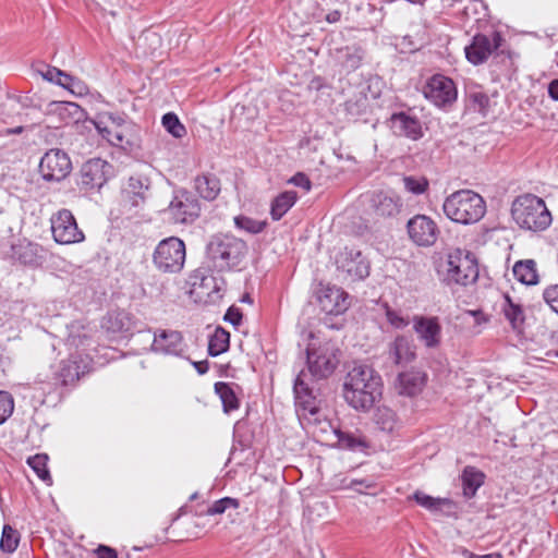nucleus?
<instances>
[{"label": "nucleus", "instance_id": "nucleus-40", "mask_svg": "<svg viewBox=\"0 0 558 558\" xmlns=\"http://www.w3.org/2000/svg\"><path fill=\"white\" fill-rule=\"evenodd\" d=\"M376 423L381 430L387 433H392L399 426V421L396 413L388 408L378 410Z\"/></svg>", "mask_w": 558, "mask_h": 558}, {"label": "nucleus", "instance_id": "nucleus-42", "mask_svg": "<svg viewBox=\"0 0 558 558\" xmlns=\"http://www.w3.org/2000/svg\"><path fill=\"white\" fill-rule=\"evenodd\" d=\"M162 125L175 138H182L186 134L185 126L173 112H168L162 117Z\"/></svg>", "mask_w": 558, "mask_h": 558}, {"label": "nucleus", "instance_id": "nucleus-15", "mask_svg": "<svg viewBox=\"0 0 558 558\" xmlns=\"http://www.w3.org/2000/svg\"><path fill=\"white\" fill-rule=\"evenodd\" d=\"M151 351L165 355L182 356L185 352V343L181 332L177 330L157 329L154 332Z\"/></svg>", "mask_w": 558, "mask_h": 558}, {"label": "nucleus", "instance_id": "nucleus-30", "mask_svg": "<svg viewBox=\"0 0 558 558\" xmlns=\"http://www.w3.org/2000/svg\"><path fill=\"white\" fill-rule=\"evenodd\" d=\"M485 475L474 466H466L461 475L463 496L472 498L477 489L484 484Z\"/></svg>", "mask_w": 558, "mask_h": 558}, {"label": "nucleus", "instance_id": "nucleus-56", "mask_svg": "<svg viewBox=\"0 0 558 558\" xmlns=\"http://www.w3.org/2000/svg\"><path fill=\"white\" fill-rule=\"evenodd\" d=\"M95 554L97 555V558H118L117 551L106 545H99L95 549Z\"/></svg>", "mask_w": 558, "mask_h": 558}, {"label": "nucleus", "instance_id": "nucleus-49", "mask_svg": "<svg viewBox=\"0 0 558 558\" xmlns=\"http://www.w3.org/2000/svg\"><path fill=\"white\" fill-rule=\"evenodd\" d=\"M57 85L70 90L71 93L82 94L85 90V86L80 80L63 71H61V75L60 78H58Z\"/></svg>", "mask_w": 558, "mask_h": 558}, {"label": "nucleus", "instance_id": "nucleus-32", "mask_svg": "<svg viewBox=\"0 0 558 558\" xmlns=\"http://www.w3.org/2000/svg\"><path fill=\"white\" fill-rule=\"evenodd\" d=\"M512 271L514 278L523 284L533 286L538 282L536 263L533 259L517 262Z\"/></svg>", "mask_w": 558, "mask_h": 558}, {"label": "nucleus", "instance_id": "nucleus-63", "mask_svg": "<svg viewBox=\"0 0 558 558\" xmlns=\"http://www.w3.org/2000/svg\"><path fill=\"white\" fill-rule=\"evenodd\" d=\"M469 314L476 318L477 324H481L482 320H486L481 311H469Z\"/></svg>", "mask_w": 558, "mask_h": 558}, {"label": "nucleus", "instance_id": "nucleus-52", "mask_svg": "<svg viewBox=\"0 0 558 558\" xmlns=\"http://www.w3.org/2000/svg\"><path fill=\"white\" fill-rule=\"evenodd\" d=\"M543 298L550 308L558 314V284L546 288Z\"/></svg>", "mask_w": 558, "mask_h": 558}, {"label": "nucleus", "instance_id": "nucleus-9", "mask_svg": "<svg viewBox=\"0 0 558 558\" xmlns=\"http://www.w3.org/2000/svg\"><path fill=\"white\" fill-rule=\"evenodd\" d=\"M71 170V159L61 149H49L40 158L39 173L46 182H60L70 174Z\"/></svg>", "mask_w": 558, "mask_h": 558}, {"label": "nucleus", "instance_id": "nucleus-33", "mask_svg": "<svg viewBox=\"0 0 558 558\" xmlns=\"http://www.w3.org/2000/svg\"><path fill=\"white\" fill-rule=\"evenodd\" d=\"M365 51L362 47L353 45L347 46L339 50L338 59L341 65L348 71L352 72L359 69L364 59Z\"/></svg>", "mask_w": 558, "mask_h": 558}, {"label": "nucleus", "instance_id": "nucleus-55", "mask_svg": "<svg viewBox=\"0 0 558 558\" xmlns=\"http://www.w3.org/2000/svg\"><path fill=\"white\" fill-rule=\"evenodd\" d=\"M471 101L477 106L480 111L485 110L488 107L489 98L483 93H472L470 95Z\"/></svg>", "mask_w": 558, "mask_h": 558}, {"label": "nucleus", "instance_id": "nucleus-53", "mask_svg": "<svg viewBox=\"0 0 558 558\" xmlns=\"http://www.w3.org/2000/svg\"><path fill=\"white\" fill-rule=\"evenodd\" d=\"M289 183H292L295 186L303 187L305 191H310L312 187V183L307 175H305L302 172H299L294 174L290 180Z\"/></svg>", "mask_w": 558, "mask_h": 558}, {"label": "nucleus", "instance_id": "nucleus-46", "mask_svg": "<svg viewBox=\"0 0 558 558\" xmlns=\"http://www.w3.org/2000/svg\"><path fill=\"white\" fill-rule=\"evenodd\" d=\"M94 124H95L98 133L105 140H107L111 145H114V146L122 145V143L124 141V135L120 131L112 130L108 125H105V123L102 121L94 122Z\"/></svg>", "mask_w": 558, "mask_h": 558}, {"label": "nucleus", "instance_id": "nucleus-23", "mask_svg": "<svg viewBox=\"0 0 558 558\" xmlns=\"http://www.w3.org/2000/svg\"><path fill=\"white\" fill-rule=\"evenodd\" d=\"M95 333V327L89 323L74 320L66 326L65 342L69 347H85L90 343Z\"/></svg>", "mask_w": 558, "mask_h": 558}, {"label": "nucleus", "instance_id": "nucleus-7", "mask_svg": "<svg viewBox=\"0 0 558 558\" xmlns=\"http://www.w3.org/2000/svg\"><path fill=\"white\" fill-rule=\"evenodd\" d=\"M447 280L461 286L474 283L478 278V267L474 258L457 248L447 256Z\"/></svg>", "mask_w": 558, "mask_h": 558}, {"label": "nucleus", "instance_id": "nucleus-47", "mask_svg": "<svg viewBox=\"0 0 558 558\" xmlns=\"http://www.w3.org/2000/svg\"><path fill=\"white\" fill-rule=\"evenodd\" d=\"M236 228L244 230L248 233H259L264 230L266 223L263 221L255 220L246 216H238L234 218Z\"/></svg>", "mask_w": 558, "mask_h": 558}, {"label": "nucleus", "instance_id": "nucleus-57", "mask_svg": "<svg viewBox=\"0 0 558 558\" xmlns=\"http://www.w3.org/2000/svg\"><path fill=\"white\" fill-rule=\"evenodd\" d=\"M43 77L51 83L57 84L58 78H60L61 70L53 68V66H47L45 72H41Z\"/></svg>", "mask_w": 558, "mask_h": 558}, {"label": "nucleus", "instance_id": "nucleus-60", "mask_svg": "<svg viewBox=\"0 0 558 558\" xmlns=\"http://www.w3.org/2000/svg\"><path fill=\"white\" fill-rule=\"evenodd\" d=\"M548 95L551 99L558 101V80H554L549 83Z\"/></svg>", "mask_w": 558, "mask_h": 558}, {"label": "nucleus", "instance_id": "nucleus-24", "mask_svg": "<svg viewBox=\"0 0 558 558\" xmlns=\"http://www.w3.org/2000/svg\"><path fill=\"white\" fill-rule=\"evenodd\" d=\"M307 376L308 375L304 371L300 372L294 380L293 391L296 404L305 411H308L311 414H315L317 411L315 405V396L306 381Z\"/></svg>", "mask_w": 558, "mask_h": 558}, {"label": "nucleus", "instance_id": "nucleus-16", "mask_svg": "<svg viewBox=\"0 0 558 558\" xmlns=\"http://www.w3.org/2000/svg\"><path fill=\"white\" fill-rule=\"evenodd\" d=\"M89 360L78 353L71 354L69 359L62 360L54 373V377L63 386L74 384L80 376L88 372Z\"/></svg>", "mask_w": 558, "mask_h": 558}, {"label": "nucleus", "instance_id": "nucleus-12", "mask_svg": "<svg viewBox=\"0 0 558 558\" xmlns=\"http://www.w3.org/2000/svg\"><path fill=\"white\" fill-rule=\"evenodd\" d=\"M423 93L437 107L450 106L458 95L454 82L442 74L433 75L424 86Z\"/></svg>", "mask_w": 558, "mask_h": 558}, {"label": "nucleus", "instance_id": "nucleus-29", "mask_svg": "<svg viewBox=\"0 0 558 558\" xmlns=\"http://www.w3.org/2000/svg\"><path fill=\"white\" fill-rule=\"evenodd\" d=\"M132 317L128 312H110L102 322V327L112 333L128 332L132 328Z\"/></svg>", "mask_w": 558, "mask_h": 558}, {"label": "nucleus", "instance_id": "nucleus-5", "mask_svg": "<svg viewBox=\"0 0 558 558\" xmlns=\"http://www.w3.org/2000/svg\"><path fill=\"white\" fill-rule=\"evenodd\" d=\"M153 262L155 267L165 274L181 271L185 262V244L175 236L165 239L156 246Z\"/></svg>", "mask_w": 558, "mask_h": 558}, {"label": "nucleus", "instance_id": "nucleus-26", "mask_svg": "<svg viewBox=\"0 0 558 558\" xmlns=\"http://www.w3.org/2000/svg\"><path fill=\"white\" fill-rule=\"evenodd\" d=\"M389 357L395 364H407L414 360L415 351L411 340L405 336H398L389 344Z\"/></svg>", "mask_w": 558, "mask_h": 558}, {"label": "nucleus", "instance_id": "nucleus-25", "mask_svg": "<svg viewBox=\"0 0 558 558\" xmlns=\"http://www.w3.org/2000/svg\"><path fill=\"white\" fill-rule=\"evenodd\" d=\"M424 384L425 374L416 369L403 372L398 376V390L404 396L412 397L420 393Z\"/></svg>", "mask_w": 558, "mask_h": 558}, {"label": "nucleus", "instance_id": "nucleus-4", "mask_svg": "<svg viewBox=\"0 0 558 558\" xmlns=\"http://www.w3.org/2000/svg\"><path fill=\"white\" fill-rule=\"evenodd\" d=\"M442 210L448 219L461 225L480 221L486 213L484 198L474 191L459 190L446 197Z\"/></svg>", "mask_w": 558, "mask_h": 558}, {"label": "nucleus", "instance_id": "nucleus-43", "mask_svg": "<svg viewBox=\"0 0 558 558\" xmlns=\"http://www.w3.org/2000/svg\"><path fill=\"white\" fill-rule=\"evenodd\" d=\"M52 111L58 113L61 119L68 123V119L78 118L81 113V107L75 102L59 101L51 104Z\"/></svg>", "mask_w": 558, "mask_h": 558}, {"label": "nucleus", "instance_id": "nucleus-13", "mask_svg": "<svg viewBox=\"0 0 558 558\" xmlns=\"http://www.w3.org/2000/svg\"><path fill=\"white\" fill-rule=\"evenodd\" d=\"M112 174V166L109 162L101 158H93L82 166L78 184L86 191L99 190Z\"/></svg>", "mask_w": 558, "mask_h": 558}, {"label": "nucleus", "instance_id": "nucleus-48", "mask_svg": "<svg viewBox=\"0 0 558 558\" xmlns=\"http://www.w3.org/2000/svg\"><path fill=\"white\" fill-rule=\"evenodd\" d=\"M14 411V399L8 391L0 390V425L3 424Z\"/></svg>", "mask_w": 558, "mask_h": 558}, {"label": "nucleus", "instance_id": "nucleus-10", "mask_svg": "<svg viewBox=\"0 0 558 558\" xmlns=\"http://www.w3.org/2000/svg\"><path fill=\"white\" fill-rule=\"evenodd\" d=\"M167 213L174 223L190 225L198 218L201 206L194 195L185 190H179L174 193Z\"/></svg>", "mask_w": 558, "mask_h": 558}, {"label": "nucleus", "instance_id": "nucleus-54", "mask_svg": "<svg viewBox=\"0 0 558 558\" xmlns=\"http://www.w3.org/2000/svg\"><path fill=\"white\" fill-rule=\"evenodd\" d=\"M225 320L232 324L233 326H239L242 320L241 311L234 306L229 307L225 314Z\"/></svg>", "mask_w": 558, "mask_h": 558}, {"label": "nucleus", "instance_id": "nucleus-39", "mask_svg": "<svg viewBox=\"0 0 558 558\" xmlns=\"http://www.w3.org/2000/svg\"><path fill=\"white\" fill-rule=\"evenodd\" d=\"M20 543V533L10 525H4L0 539V548L2 551L12 554L16 550Z\"/></svg>", "mask_w": 558, "mask_h": 558}, {"label": "nucleus", "instance_id": "nucleus-64", "mask_svg": "<svg viewBox=\"0 0 558 558\" xmlns=\"http://www.w3.org/2000/svg\"><path fill=\"white\" fill-rule=\"evenodd\" d=\"M470 558H494V557L492 555L476 556L474 554H470Z\"/></svg>", "mask_w": 558, "mask_h": 558}, {"label": "nucleus", "instance_id": "nucleus-8", "mask_svg": "<svg viewBox=\"0 0 558 558\" xmlns=\"http://www.w3.org/2000/svg\"><path fill=\"white\" fill-rule=\"evenodd\" d=\"M53 240L63 245L81 243L85 240L84 232L78 228L75 217L69 209H60L50 218Z\"/></svg>", "mask_w": 558, "mask_h": 558}, {"label": "nucleus", "instance_id": "nucleus-34", "mask_svg": "<svg viewBox=\"0 0 558 558\" xmlns=\"http://www.w3.org/2000/svg\"><path fill=\"white\" fill-rule=\"evenodd\" d=\"M295 191H284L274 198L270 206V215L274 220H280L296 203Z\"/></svg>", "mask_w": 558, "mask_h": 558}, {"label": "nucleus", "instance_id": "nucleus-27", "mask_svg": "<svg viewBox=\"0 0 558 558\" xmlns=\"http://www.w3.org/2000/svg\"><path fill=\"white\" fill-rule=\"evenodd\" d=\"M38 248V244L20 240L11 246V256L23 265L37 266L39 264Z\"/></svg>", "mask_w": 558, "mask_h": 558}, {"label": "nucleus", "instance_id": "nucleus-17", "mask_svg": "<svg viewBox=\"0 0 558 558\" xmlns=\"http://www.w3.org/2000/svg\"><path fill=\"white\" fill-rule=\"evenodd\" d=\"M413 329L426 348L434 349L440 344L441 326L437 317L414 316Z\"/></svg>", "mask_w": 558, "mask_h": 558}, {"label": "nucleus", "instance_id": "nucleus-58", "mask_svg": "<svg viewBox=\"0 0 558 558\" xmlns=\"http://www.w3.org/2000/svg\"><path fill=\"white\" fill-rule=\"evenodd\" d=\"M129 187L132 190L134 194L141 195V190H143L144 185L140 178L131 177L129 179Z\"/></svg>", "mask_w": 558, "mask_h": 558}, {"label": "nucleus", "instance_id": "nucleus-41", "mask_svg": "<svg viewBox=\"0 0 558 558\" xmlns=\"http://www.w3.org/2000/svg\"><path fill=\"white\" fill-rule=\"evenodd\" d=\"M48 457L46 454H35L27 459L28 465L34 470L37 476L44 482L51 483V476L47 469Z\"/></svg>", "mask_w": 558, "mask_h": 558}, {"label": "nucleus", "instance_id": "nucleus-20", "mask_svg": "<svg viewBox=\"0 0 558 558\" xmlns=\"http://www.w3.org/2000/svg\"><path fill=\"white\" fill-rule=\"evenodd\" d=\"M338 269L354 280H362L369 275V265L362 257L361 252L347 251L337 259Z\"/></svg>", "mask_w": 558, "mask_h": 558}, {"label": "nucleus", "instance_id": "nucleus-21", "mask_svg": "<svg viewBox=\"0 0 558 558\" xmlns=\"http://www.w3.org/2000/svg\"><path fill=\"white\" fill-rule=\"evenodd\" d=\"M372 206L377 216L389 218L399 215L403 207L402 198L393 192H378L372 198Z\"/></svg>", "mask_w": 558, "mask_h": 558}, {"label": "nucleus", "instance_id": "nucleus-18", "mask_svg": "<svg viewBox=\"0 0 558 558\" xmlns=\"http://www.w3.org/2000/svg\"><path fill=\"white\" fill-rule=\"evenodd\" d=\"M191 286L193 292L198 293L201 296H206L210 301H216L222 296L221 292L226 288V282L221 277H216L213 274H204L197 270L191 277Z\"/></svg>", "mask_w": 558, "mask_h": 558}, {"label": "nucleus", "instance_id": "nucleus-61", "mask_svg": "<svg viewBox=\"0 0 558 558\" xmlns=\"http://www.w3.org/2000/svg\"><path fill=\"white\" fill-rule=\"evenodd\" d=\"M341 13L338 10L331 11L326 15V21L328 23H336L340 20Z\"/></svg>", "mask_w": 558, "mask_h": 558}, {"label": "nucleus", "instance_id": "nucleus-1", "mask_svg": "<svg viewBox=\"0 0 558 558\" xmlns=\"http://www.w3.org/2000/svg\"><path fill=\"white\" fill-rule=\"evenodd\" d=\"M381 377L369 365H354L343 381V398L355 410L368 411L381 397Z\"/></svg>", "mask_w": 558, "mask_h": 558}, {"label": "nucleus", "instance_id": "nucleus-50", "mask_svg": "<svg viewBox=\"0 0 558 558\" xmlns=\"http://www.w3.org/2000/svg\"><path fill=\"white\" fill-rule=\"evenodd\" d=\"M239 506V502L236 499L225 497L217 501H215L208 509L206 510V513L209 515L215 514H221L223 513L228 508H236Z\"/></svg>", "mask_w": 558, "mask_h": 558}, {"label": "nucleus", "instance_id": "nucleus-45", "mask_svg": "<svg viewBox=\"0 0 558 558\" xmlns=\"http://www.w3.org/2000/svg\"><path fill=\"white\" fill-rule=\"evenodd\" d=\"M407 192L421 195L428 189V180L424 177L407 175L402 179Z\"/></svg>", "mask_w": 558, "mask_h": 558}, {"label": "nucleus", "instance_id": "nucleus-35", "mask_svg": "<svg viewBox=\"0 0 558 558\" xmlns=\"http://www.w3.org/2000/svg\"><path fill=\"white\" fill-rule=\"evenodd\" d=\"M215 392L219 396L226 413L239 409V399L236 398L231 384L223 381L216 383Z\"/></svg>", "mask_w": 558, "mask_h": 558}, {"label": "nucleus", "instance_id": "nucleus-6", "mask_svg": "<svg viewBox=\"0 0 558 558\" xmlns=\"http://www.w3.org/2000/svg\"><path fill=\"white\" fill-rule=\"evenodd\" d=\"M338 352L337 345L331 341H326L318 348L308 347L306 354L311 375L317 379L330 376L339 364Z\"/></svg>", "mask_w": 558, "mask_h": 558}, {"label": "nucleus", "instance_id": "nucleus-36", "mask_svg": "<svg viewBox=\"0 0 558 558\" xmlns=\"http://www.w3.org/2000/svg\"><path fill=\"white\" fill-rule=\"evenodd\" d=\"M230 335L221 327H217L208 341V353L218 356L229 349Z\"/></svg>", "mask_w": 558, "mask_h": 558}, {"label": "nucleus", "instance_id": "nucleus-37", "mask_svg": "<svg viewBox=\"0 0 558 558\" xmlns=\"http://www.w3.org/2000/svg\"><path fill=\"white\" fill-rule=\"evenodd\" d=\"M344 107L347 113L352 118L361 117L367 111L368 97L363 92L355 93L345 101Z\"/></svg>", "mask_w": 558, "mask_h": 558}, {"label": "nucleus", "instance_id": "nucleus-11", "mask_svg": "<svg viewBox=\"0 0 558 558\" xmlns=\"http://www.w3.org/2000/svg\"><path fill=\"white\" fill-rule=\"evenodd\" d=\"M502 43L504 37L499 32H492L490 35L476 34L464 48L465 58L473 65L483 64L495 50L501 47Z\"/></svg>", "mask_w": 558, "mask_h": 558}, {"label": "nucleus", "instance_id": "nucleus-22", "mask_svg": "<svg viewBox=\"0 0 558 558\" xmlns=\"http://www.w3.org/2000/svg\"><path fill=\"white\" fill-rule=\"evenodd\" d=\"M395 134L416 141L423 136L422 125L417 118L405 112L393 113L390 118Z\"/></svg>", "mask_w": 558, "mask_h": 558}, {"label": "nucleus", "instance_id": "nucleus-28", "mask_svg": "<svg viewBox=\"0 0 558 558\" xmlns=\"http://www.w3.org/2000/svg\"><path fill=\"white\" fill-rule=\"evenodd\" d=\"M194 189L206 201H214L219 195L220 180L215 174H201L194 180Z\"/></svg>", "mask_w": 558, "mask_h": 558}, {"label": "nucleus", "instance_id": "nucleus-14", "mask_svg": "<svg viewBox=\"0 0 558 558\" xmlns=\"http://www.w3.org/2000/svg\"><path fill=\"white\" fill-rule=\"evenodd\" d=\"M410 239L418 246H432L439 235L436 222L426 215H415L407 223Z\"/></svg>", "mask_w": 558, "mask_h": 558}, {"label": "nucleus", "instance_id": "nucleus-38", "mask_svg": "<svg viewBox=\"0 0 558 558\" xmlns=\"http://www.w3.org/2000/svg\"><path fill=\"white\" fill-rule=\"evenodd\" d=\"M413 499L423 508L432 511L437 512L441 509L445 505H450V500L447 498H434L429 495H426L423 492H415L413 494Z\"/></svg>", "mask_w": 558, "mask_h": 558}, {"label": "nucleus", "instance_id": "nucleus-31", "mask_svg": "<svg viewBox=\"0 0 558 558\" xmlns=\"http://www.w3.org/2000/svg\"><path fill=\"white\" fill-rule=\"evenodd\" d=\"M333 433L337 436L339 447L342 449L356 451L368 448L366 438L359 430L350 432L335 429Z\"/></svg>", "mask_w": 558, "mask_h": 558}, {"label": "nucleus", "instance_id": "nucleus-59", "mask_svg": "<svg viewBox=\"0 0 558 558\" xmlns=\"http://www.w3.org/2000/svg\"><path fill=\"white\" fill-rule=\"evenodd\" d=\"M192 364L199 375L206 374L209 369V364H208V361H206V360L199 361V362H192Z\"/></svg>", "mask_w": 558, "mask_h": 558}, {"label": "nucleus", "instance_id": "nucleus-19", "mask_svg": "<svg viewBox=\"0 0 558 558\" xmlns=\"http://www.w3.org/2000/svg\"><path fill=\"white\" fill-rule=\"evenodd\" d=\"M349 294L337 287H326L318 294V304L323 312L329 315H339L344 313L350 303Z\"/></svg>", "mask_w": 558, "mask_h": 558}, {"label": "nucleus", "instance_id": "nucleus-3", "mask_svg": "<svg viewBox=\"0 0 558 558\" xmlns=\"http://www.w3.org/2000/svg\"><path fill=\"white\" fill-rule=\"evenodd\" d=\"M511 217L521 229L534 232L546 230L553 220L544 199L534 194L517 196L511 205Z\"/></svg>", "mask_w": 558, "mask_h": 558}, {"label": "nucleus", "instance_id": "nucleus-2", "mask_svg": "<svg viewBox=\"0 0 558 558\" xmlns=\"http://www.w3.org/2000/svg\"><path fill=\"white\" fill-rule=\"evenodd\" d=\"M246 253V243L231 234H216L206 245V260L217 271L236 267Z\"/></svg>", "mask_w": 558, "mask_h": 558}, {"label": "nucleus", "instance_id": "nucleus-62", "mask_svg": "<svg viewBox=\"0 0 558 558\" xmlns=\"http://www.w3.org/2000/svg\"><path fill=\"white\" fill-rule=\"evenodd\" d=\"M23 131H24L23 126H16V128H12V129H5L3 131V134H5V135L20 134Z\"/></svg>", "mask_w": 558, "mask_h": 558}, {"label": "nucleus", "instance_id": "nucleus-51", "mask_svg": "<svg viewBox=\"0 0 558 558\" xmlns=\"http://www.w3.org/2000/svg\"><path fill=\"white\" fill-rule=\"evenodd\" d=\"M387 322L397 329H402L409 325V320L403 317L399 312L386 306Z\"/></svg>", "mask_w": 558, "mask_h": 558}, {"label": "nucleus", "instance_id": "nucleus-44", "mask_svg": "<svg viewBox=\"0 0 558 558\" xmlns=\"http://www.w3.org/2000/svg\"><path fill=\"white\" fill-rule=\"evenodd\" d=\"M507 302L504 308L505 316L513 329H519L524 322L523 311L520 305L513 304L509 296H507Z\"/></svg>", "mask_w": 558, "mask_h": 558}]
</instances>
